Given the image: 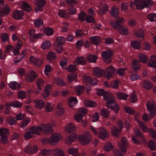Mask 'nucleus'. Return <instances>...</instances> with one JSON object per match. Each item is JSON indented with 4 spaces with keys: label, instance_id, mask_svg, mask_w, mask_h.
<instances>
[{
    "label": "nucleus",
    "instance_id": "1",
    "mask_svg": "<svg viewBox=\"0 0 156 156\" xmlns=\"http://www.w3.org/2000/svg\"><path fill=\"white\" fill-rule=\"evenodd\" d=\"M97 94L100 96H103L105 100L107 101L106 107L109 108L113 110L115 113H117L119 110V106L115 103V98L112 94L105 92L104 89H98L97 91Z\"/></svg>",
    "mask_w": 156,
    "mask_h": 156
},
{
    "label": "nucleus",
    "instance_id": "2",
    "mask_svg": "<svg viewBox=\"0 0 156 156\" xmlns=\"http://www.w3.org/2000/svg\"><path fill=\"white\" fill-rule=\"evenodd\" d=\"M55 126L54 123L52 122L47 124H42L39 126H33L29 129L33 135L34 134L39 135L40 132L47 134L52 131V127Z\"/></svg>",
    "mask_w": 156,
    "mask_h": 156
},
{
    "label": "nucleus",
    "instance_id": "3",
    "mask_svg": "<svg viewBox=\"0 0 156 156\" xmlns=\"http://www.w3.org/2000/svg\"><path fill=\"white\" fill-rule=\"evenodd\" d=\"M82 144L85 145L89 144L92 140V138L89 131H86L79 137Z\"/></svg>",
    "mask_w": 156,
    "mask_h": 156
},
{
    "label": "nucleus",
    "instance_id": "4",
    "mask_svg": "<svg viewBox=\"0 0 156 156\" xmlns=\"http://www.w3.org/2000/svg\"><path fill=\"white\" fill-rule=\"evenodd\" d=\"M118 146L120 150L123 153H126L127 151V148L129 147L128 139L125 137H123L120 142L118 144Z\"/></svg>",
    "mask_w": 156,
    "mask_h": 156
},
{
    "label": "nucleus",
    "instance_id": "5",
    "mask_svg": "<svg viewBox=\"0 0 156 156\" xmlns=\"http://www.w3.org/2000/svg\"><path fill=\"white\" fill-rule=\"evenodd\" d=\"M62 136L59 133H54L49 138V144L55 145L62 139Z\"/></svg>",
    "mask_w": 156,
    "mask_h": 156
},
{
    "label": "nucleus",
    "instance_id": "6",
    "mask_svg": "<svg viewBox=\"0 0 156 156\" xmlns=\"http://www.w3.org/2000/svg\"><path fill=\"white\" fill-rule=\"evenodd\" d=\"M101 55L103 58L104 61L107 63H109L112 61L111 57L112 55V52L110 51H103Z\"/></svg>",
    "mask_w": 156,
    "mask_h": 156
},
{
    "label": "nucleus",
    "instance_id": "7",
    "mask_svg": "<svg viewBox=\"0 0 156 156\" xmlns=\"http://www.w3.org/2000/svg\"><path fill=\"white\" fill-rule=\"evenodd\" d=\"M97 135L99 138L105 140V139L108 137L109 133L105 129L101 127L98 128V132Z\"/></svg>",
    "mask_w": 156,
    "mask_h": 156
},
{
    "label": "nucleus",
    "instance_id": "8",
    "mask_svg": "<svg viewBox=\"0 0 156 156\" xmlns=\"http://www.w3.org/2000/svg\"><path fill=\"white\" fill-rule=\"evenodd\" d=\"M147 107L149 111V113L152 116L155 115V103L153 101H148L147 103Z\"/></svg>",
    "mask_w": 156,
    "mask_h": 156
},
{
    "label": "nucleus",
    "instance_id": "9",
    "mask_svg": "<svg viewBox=\"0 0 156 156\" xmlns=\"http://www.w3.org/2000/svg\"><path fill=\"white\" fill-rule=\"evenodd\" d=\"M125 22V19L122 17L118 18L116 22H113L111 21L110 22V25L114 28L116 29L118 28L119 25L124 23Z\"/></svg>",
    "mask_w": 156,
    "mask_h": 156
},
{
    "label": "nucleus",
    "instance_id": "10",
    "mask_svg": "<svg viewBox=\"0 0 156 156\" xmlns=\"http://www.w3.org/2000/svg\"><path fill=\"white\" fill-rule=\"evenodd\" d=\"M37 77L35 72L34 71H31L25 76L26 81L30 82L33 81L35 80V77Z\"/></svg>",
    "mask_w": 156,
    "mask_h": 156
},
{
    "label": "nucleus",
    "instance_id": "11",
    "mask_svg": "<svg viewBox=\"0 0 156 156\" xmlns=\"http://www.w3.org/2000/svg\"><path fill=\"white\" fill-rule=\"evenodd\" d=\"M83 116L79 113H77L74 115L75 120L78 122H81L84 126H86L87 123V121L86 119L83 120L82 119Z\"/></svg>",
    "mask_w": 156,
    "mask_h": 156
},
{
    "label": "nucleus",
    "instance_id": "12",
    "mask_svg": "<svg viewBox=\"0 0 156 156\" xmlns=\"http://www.w3.org/2000/svg\"><path fill=\"white\" fill-rule=\"evenodd\" d=\"M115 71V69L112 65H110L107 67L105 70V73L106 74L107 79H109L111 78Z\"/></svg>",
    "mask_w": 156,
    "mask_h": 156
},
{
    "label": "nucleus",
    "instance_id": "13",
    "mask_svg": "<svg viewBox=\"0 0 156 156\" xmlns=\"http://www.w3.org/2000/svg\"><path fill=\"white\" fill-rule=\"evenodd\" d=\"M25 151L29 154H32L37 152V147L36 146H30L28 145L25 147Z\"/></svg>",
    "mask_w": 156,
    "mask_h": 156
},
{
    "label": "nucleus",
    "instance_id": "14",
    "mask_svg": "<svg viewBox=\"0 0 156 156\" xmlns=\"http://www.w3.org/2000/svg\"><path fill=\"white\" fill-rule=\"evenodd\" d=\"M76 127L74 124L72 123H69L65 126L64 129L67 133H69L75 130Z\"/></svg>",
    "mask_w": 156,
    "mask_h": 156
},
{
    "label": "nucleus",
    "instance_id": "15",
    "mask_svg": "<svg viewBox=\"0 0 156 156\" xmlns=\"http://www.w3.org/2000/svg\"><path fill=\"white\" fill-rule=\"evenodd\" d=\"M34 105L37 108L41 109L44 108V102L42 99H37L34 101Z\"/></svg>",
    "mask_w": 156,
    "mask_h": 156
},
{
    "label": "nucleus",
    "instance_id": "16",
    "mask_svg": "<svg viewBox=\"0 0 156 156\" xmlns=\"http://www.w3.org/2000/svg\"><path fill=\"white\" fill-rule=\"evenodd\" d=\"M31 63L37 66H40L42 63V61L38 58H36L33 56H31L30 58Z\"/></svg>",
    "mask_w": 156,
    "mask_h": 156
},
{
    "label": "nucleus",
    "instance_id": "17",
    "mask_svg": "<svg viewBox=\"0 0 156 156\" xmlns=\"http://www.w3.org/2000/svg\"><path fill=\"white\" fill-rule=\"evenodd\" d=\"M93 75L97 77H100L103 76L104 73L103 70L101 69L99 67H96L93 69Z\"/></svg>",
    "mask_w": 156,
    "mask_h": 156
},
{
    "label": "nucleus",
    "instance_id": "18",
    "mask_svg": "<svg viewBox=\"0 0 156 156\" xmlns=\"http://www.w3.org/2000/svg\"><path fill=\"white\" fill-rule=\"evenodd\" d=\"M76 139V135L72 134L66 138L65 143L66 144L70 145Z\"/></svg>",
    "mask_w": 156,
    "mask_h": 156
},
{
    "label": "nucleus",
    "instance_id": "19",
    "mask_svg": "<svg viewBox=\"0 0 156 156\" xmlns=\"http://www.w3.org/2000/svg\"><path fill=\"white\" fill-rule=\"evenodd\" d=\"M3 4V7L0 10V17L3 16L5 14H8L10 11L9 8L7 6L5 3Z\"/></svg>",
    "mask_w": 156,
    "mask_h": 156
},
{
    "label": "nucleus",
    "instance_id": "20",
    "mask_svg": "<svg viewBox=\"0 0 156 156\" xmlns=\"http://www.w3.org/2000/svg\"><path fill=\"white\" fill-rule=\"evenodd\" d=\"M100 12L99 13L102 14H105L108 11V8L105 4L101 3L99 6Z\"/></svg>",
    "mask_w": 156,
    "mask_h": 156
},
{
    "label": "nucleus",
    "instance_id": "21",
    "mask_svg": "<svg viewBox=\"0 0 156 156\" xmlns=\"http://www.w3.org/2000/svg\"><path fill=\"white\" fill-rule=\"evenodd\" d=\"M110 12L112 16L117 17L119 14V9L118 8L113 6L111 8Z\"/></svg>",
    "mask_w": 156,
    "mask_h": 156
},
{
    "label": "nucleus",
    "instance_id": "22",
    "mask_svg": "<svg viewBox=\"0 0 156 156\" xmlns=\"http://www.w3.org/2000/svg\"><path fill=\"white\" fill-rule=\"evenodd\" d=\"M86 62V58L83 57H78L76 59V61L74 62V65L77 64L84 65Z\"/></svg>",
    "mask_w": 156,
    "mask_h": 156
},
{
    "label": "nucleus",
    "instance_id": "23",
    "mask_svg": "<svg viewBox=\"0 0 156 156\" xmlns=\"http://www.w3.org/2000/svg\"><path fill=\"white\" fill-rule=\"evenodd\" d=\"M9 87L12 90H18L20 89V86L17 82L15 81L11 82L9 84Z\"/></svg>",
    "mask_w": 156,
    "mask_h": 156
},
{
    "label": "nucleus",
    "instance_id": "24",
    "mask_svg": "<svg viewBox=\"0 0 156 156\" xmlns=\"http://www.w3.org/2000/svg\"><path fill=\"white\" fill-rule=\"evenodd\" d=\"M68 105L69 106L73 108L77 103L78 100L76 98L71 97L68 99Z\"/></svg>",
    "mask_w": 156,
    "mask_h": 156
},
{
    "label": "nucleus",
    "instance_id": "25",
    "mask_svg": "<svg viewBox=\"0 0 156 156\" xmlns=\"http://www.w3.org/2000/svg\"><path fill=\"white\" fill-rule=\"evenodd\" d=\"M121 131V130H120L115 126H113L111 128V134L114 136L119 137V132Z\"/></svg>",
    "mask_w": 156,
    "mask_h": 156
},
{
    "label": "nucleus",
    "instance_id": "26",
    "mask_svg": "<svg viewBox=\"0 0 156 156\" xmlns=\"http://www.w3.org/2000/svg\"><path fill=\"white\" fill-rule=\"evenodd\" d=\"M110 111L107 108H103L100 111L101 116L105 118H108L110 115Z\"/></svg>",
    "mask_w": 156,
    "mask_h": 156
},
{
    "label": "nucleus",
    "instance_id": "27",
    "mask_svg": "<svg viewBox=\"0 0 156 156\" xmlns=\"http://www.w3.org/2000/svg\"><path fill=\"white\" fill-rule=\"evenodd\" d=\"M23 15L22 11L17 10L13 13L12 16L14 19L19 20L22 19Z\"/></svg>",
    "mask_w": 156,
    "mask_h": 156
},
{
    "label": "nucleus",
    "instance_id": "28",
    "mask_svg": "<svg viewBox=\"0 0 156 156\" xmlns=\"http://www.w3.org/2000/svg\"><path fill=\"white\" fill-rule=\"evenodd\" d=\"M134 3L137 9L141 10L144 8V3L140 0H134Z\"/></svg>",
    "mask_w": 156,
    "mask_h": 156
},
{
    "label": "nucleus",
    "instance_id": "29",
    "mask_svg": "<svg viewBox=\"0 0 156 156\" xmlns=\"http://www.w3.org/2000/svg\"><path fill=\"white\" fill-rule=\"evenodd\" d=\"M140 61L137 60H133L132 61V68L135 72L137 71L140 69V66L139 65Z\"/></svg>",
    "mask_w": 156,
    "mask_h": 156
},
{
    "label": "nucleus",
    "instance_id": "30",
    "mask_svg": "<svg viewBox=\"0 0 156 156\" xmlns=\"http://www.w3.org/2000/svg\"><path fill=\"white\" fill-rule=\"evenodd\" d=\"M84 87L83 86L78 85L75 87V92L78 95L82 94L84 91Z\"/></svg>",
    "mask_w": 156,
    "mask_h": 156
},
{
    "label": "nucleus",
    "instance_id": "31",
    "mask_svg": "<svg viewBox=\"0 0 156 156\" xmlns=\"http://www.w3.org/2000/svg\"><path fill=\"white\" fill-rule=\"evenodd\" d=\"M90 41L95 45H98L101 41L100 38L97 36L92 37L90 38Z\"/></svg>",
    "mask_w": 156,
    "mask_h": 156
},
{
    "label": "nucleus",
    "instance_id": "32",
    "mask_svg": "<svg viewBox=\"0 0 156 156\" xmlns=\"http://www.w3.org/2000/svg\"><path fill=\"white\" fill-rule=\"evenodd\" d=\"M10 133V132L6 128H0V136H8Z\"/></svg>",
    "mask_w": 156,
    "mask_h": 156
},
{
    "label": "nucleus",
    "instance_id": "33",
    "mask_svg": "<svg viewBox=\"0 0 156 156\" xmlns=\"http://www.w3.org/2000/svg\"><path fill=\"white\" fill-rule=\"evenodd\" d=\"M51 46V43L48 41H45L42 43L41 48L43 50L49 49Z\"/></svg>",
    "mask_w": 156,
    "mask_h": 156
},
{
    "label": "nucleus",
    "instance_id": "34",
    "mask_svg": "<svg viewBox=\"0 0 156 156\" xmlns=\"http://www.w3.org/2000/svg\"><path fill=\"white\" fill-rule=\"evenodd\" d=\"M85 106L86 107H93L97 106V104L94 101L89 100H85L84 101Z\"/></svg>",
    "mask_w": 156,
    "mask_h": 156
},
{
    "label": "nucleus",
    "instance_id": "35",
    "mask_svg": "<svg viewBox=\"0 0 156 156\" xmlns=\"http://www.w3.org/2000/svg\"><path fill=\"white\" fill-rule=\"evenodd\" d=\"M53 153L55 156H64L63 151L59 149L55 148L53 150Z\"/></svg>",
    "mask_w": 156,
    "mask_h": 156
},
{
    "label": "nucleus",
    "instance_id": "36",
    "mask_svg": "<svg viewBox=\"0 0 156 156\" xmlns=\"http://www.w3.org/2000/svg\"><path fill=\"white\" fill-rule=\"evenodd\" d=\"M66 38L63 37H59L57 38L56 40V45L62 46L64 43Z\"/></svg>",
    "mask_w": 156,
    "mask_h": 156
},
{
    "label": "nucleus",
    "instance_id": "37",
    "mask_svg": "<svg viewBox=\"0 0 156 156\" xmlns=\"http://www.w3.org/2000/svg\"><path fill=\"white\" fill-rule=\"evenodd\" d=\"M58 15L63 18L67 19L69 18V14L66 10H60L58 13Z\"/></svg>",
    "mask_w": 156,
    "mask_h": 156
},
{
    "label": "nucleus",
    "instance_id": "38",
    "mask_svg": "<svg viewBox=\"0 0 156 156\" xmlns=\"http://www.w3.org/2000/svg\"><path fill=\"white\" fill-rule=\"evenodd\" d=\"M21 4L22 8L26 11L29 12L31 10V7L30 5L27 2H22Z\"/></svg>",
    "mask_w": 156,
    "mask_h": 156
},
{
    "label": "nucleus",
    "instance_id": "39",
    "mask_svg": "<svg viewBox=\"0 0 156 156\" xmlns=\"http://www.w3.org/2000/svg\"><path fill=\"white\" fill-rule=\"evenodd\" d=\"M113 148V146L110 142H108L105 144L104 147V150L106 152H109L112 150Z\"/></svg>",
    "mask_w": 156,
    "mask_h": 156
},
{
    "label": "nucleus",
    "instance_id": "40",
    "mask_svg": "<svg viewBox=\"0 0 156 156\" xmlns=\"http://www.w3.org/2000/svg\"><path fill=\"white\" fill-rule=\"evenodd\" d=\"M138 123L140 128L143 132H148L149 128H148L146 124L144 122L141 121L139 122Z\"/></svg>",
    "mask_w": 156,
    "mask_h": 156
},
{
    "label": "nucleus",
    "instance_id": "41",
    "mask_svg": "<svg viewBox=\"0 0 156 156\" xmlns=\"http://www.w3.org/2000/svg\"><path fill=\"white\" fill-rule=\"evenodd\" d=\"M43 31L44 34L48 36L51 35L54 32L53 30L50 27H47L44 28Z\"/></svg>",
    "mask_w": 156,
    "mask_h": 156
},
{
    "label": "nucleus",
    "instance_id": "42",
    "mask_svg": "<svg viewBox=\"0 0 156 156\" xmlns=\"http://www.w3.org/2000/svg\"><path fill=\"white\" fill-rule=\"evenodd\" d=\"M116 96L118 99L126 100L127 99L128 96L123 93L118 92L116 94Z\"/></svg>",
    "mask_w": 156,
    "mask_h": 156
},
{
    "label": "nucleus",
    "instance_id": "43",
    "mask_svg": "<svg viewBox=\"0 0 156 156\" xmlns=\"http://www.w3.org/2000/svg\"><path fill=\"white\" fill-rule=\"evenodd\" d=\"M156 144L155 142L153 140H150L148 143L147 145L150 149L152 151H154L156 149Z\"/></svg>",
    "mask_w": 156,
    "mask_h": 156
},
{
    "label": "nucleus",
    "instance_id": "44",
    "mask_svg": "<svg viewBox=\"0 0 156 156\" xmlns=\"http://www.w3.org/2000/svg\"><path fill=\"white\" fill-rule=\"evenodd\" d=\"M78 149L75 147L69 148L67 150V152L69 154L75 156L76 155L78 152Z\"/></svg>",
    "mask_w": 156,
    "mask_h": 156
},
{
    "label": "nucleus",
    "instance_id": "45",
    "mask_svg": "<svg viewBox=\"0 0 156 156\" xmlns=\"http://www.w3.org/2000/svg\"><path fill=\"white\" fill-rule=\"evenodd\" d=\"M138 58L143 63H146L147 61L148 58L147 56L143 53L139 54Z\"/></svg>",
    "mask_w": 156,
    "mask_h": 156
},
{
    "label": "nucleus",
    "instance_id": "46",
    "mask_svg": "<svg viewBox=\"0 0 156 156\" xmlns=\"http://www.w3.org/2000/svg\"><path fill=\"white\" fill-rule=\"evenodd\" d=\"M1 38L2 41L3 43H5L9 41V35L6 33H3L1 34Z\"/></svg>",
    "mask_w": 156,
    "mask_h": 156
},
{
    "label": "nucleus",
    "instance_id": "47",
    "mask_svg": "<svg viewBox=\"0 0 156 156\" xmlns=\"http://www.w3.org/2000/svg\"><path fill=\"white\" fill-rule=\"evenodd\" d=\"M9 105L12 107L16 108H20L23 105V104L22 103L17 101H15L13 102H10Z\"/></svg>",
    "mask_w": 156,
    "mask_h": 156
},
{
    "label": "nucleus",
    "instance_id": "48",
    "mask_svg": "<svg viewBox=\"0 0 156 156\" xmlns=\"http://www.w3.org/2000/svg\"><path fill=\"white\" fill-rule=\"evenodd\" d=\"M34 24L36 27H40L43 25V22L42 19L38 18L34 21Z\"/></svg>",
    "mask_w": 156,
    "mask_h": 156
},
{
    "label": "nucleus",
    "instance_id": "49",
    "mask_svg": "<svg viewBox=\"0 0 156 156\" xmlns=\"http://www.w3.org/2000/svg\"><path fill=\"white\" fill-rule=\"evenodd\" d=\"M131 45L132 47L135 49L139 50L141 48L140 43L137 41L131 42Z\"/></svg>",
    "mask_w": 156,
    "mask_h": 156
},
{
    "label": "nucleus",
    "instance_id": "50",
    "mask_svg": "<svg viewBox=\"0 0 156 156\" xmlns=\"http://www.w3.org/2000/svg\"><path fill=\"white\" fill-rule=\"evenodd\" d=\"M97 58V56L94 55H90L87 57V60L91 62H95Z\"/></svg>",
    "mask_w": 156,
    "mask_h": 156
},
{
    "label": "nucleus",
    "instance_id": "51",
    "mask_svg": "<svg viewBox=\"0 0 156 156\" xmlns=\"http://www.w3.org/2000/svg\"><path fill=\"white\" fill-rule=\"evenodd\" d=\"M66 69L69 72L73 73L77 70V68L76 66V65H73L71 64L69 65Z\"/></svg>",
    "mask_w": 156,
    "mask_h": 156
},
{
    "label": "nucleus",
    "instance_id": "52",
    "mask_svg": "<svg viewBox=\"0 0 156 156\" xmlns=\"http://www.w3.org/2000/svg\"><path fill=\"white\" fill-rule=\"evenodd\" d=\"M54 105L51 103L47 102L45 105V109L48 112H51L53 108Z\"/></svg>",
    "mask_w": 156,
    "mask_h": 156
},
{
    "label": "nucleus",
    "instance_id": "53",
    "mask_svg": "<svg viewBox=\"0 0 156 156\" xmlns=\"http://www.w3.org/2000/svg\"><path fill=\"white\" fill-rule=\"evenodd\" d=\"M142 86L147 90H149L152 88L153 84L149 81L147 80L145 81L144 82Z\"/></svg>",
    "mask_w": 156,
    "mask_h": 156
},
{
    "label": "nucleus",
    "instance_id": "54",
    "mask_svg": "<svg viewBox=\"0 0 156 156\" xmlns=\"http://www.w3.org/2000/svg\"><path fill=\"white\" fill-rule=\"evenodd\" d=\"M140 76L137 73H133L129 76L130 79L132 81H135L140 79Z\"/></svg>",
    "mask_w": 156,
    "mask_h": 156
},
{
    "label": "nucleus",
    "instance_id": "55",
    "mask_svg": "<svg viewBox=\"0 0 156 156\" xmlns=\"http://www.w3.org/2000/svg\"><path fill=\"white\" fill-rule=\"evenodd\" d=\"M147 18L151 22H156V14L150 13L147 15Z\"/></svg>",
    "mask_w": 156,
    "mask_h": 156
},
{
    "label": "nucleus",
    "instance_id": "56",
    "mask_svg": "<svg viewBox=\"0 0 156 156\" xmlns=\"http://www.w3.org/2000/svg\"><path fill=\"white\" fill-rule=\"evenodd\" d=\"M36 83L38 89L41 90V87L43 86L44 82L42 79H38L36 80Z\"/></svg>",
    "mask_w": 156,
    "mask_h": 156
},
{
    "label": "nucleus",
    "instance_id": "57",
    "mask_svg": "<svg viewBox=\"0 0 156 156\" xmlns=\"http://www.w3.org/2000/svg\"><path fill=\"white\" fill-rule=\"evenodd\" d=\"M125 111L126 113L129 115H133L135 113V110L129 106H125L124 107Z\"/></svg>",
    "mask_w": 156,
    "mask_h": 156
},
{
    "label": "nucleus",
    "instance_id": "58",
    "mask_svg": "<svg viewBox=\"0 0 156 156\" xmlns=\"http://www.w3.org/2000/svg\"><path fill=\"white\" fill-rule=\"evenodd\" d=\"M133 34L139 38H143V39L144 38V36L142 30L140 29L139 31H136L134 32Z\"/></svg>",
    "mask_w": 156,
    "mask_h": 156
},
{
    "label": "nucleus",
    "instance_id": "59",
    "mask_svg": "<svg viewBox=\"0 0 156 156\" xmlns=\"http://www.w3.org/2000/svg\"><path fill=\"white\" fill-rule=\"evenodd\" d=\"M56 57L55 53L52 51L49 52L47 54V58L50 61L54 59Z\"/></svg>",
    "mask_w": 156,
    "mask_h": 156
},
{
    "label": "nucleus",
    "instance_id": "60",
    "mask_svg": "<svg viewBox=\"0 0 156 156\" xmlns=\"http://www.w3.org/2000/svg\"><path fill=\"white\" fill-rule=\"evenodd\" d=\"M84 80L85 82H87L89 84H91V85H96L97 83L95 80H93L89 76L85 77Z\"/></svg>",
    "mask_w": 156,
    "mask_h": 156
},
{
    "label": "nucleus",
    "instance_id": "61",
    "mask_svg": "<svg viewBox=\"0 0 156 156\" xmlns=\"http://www.w3.org/2000/svg\"><path fill=\"white\" fill-rule=\"evenodd\" d=\"M51 151L49 149H44L40 152L41 154L43 156H49L51 154Z\"/></svg>",
    "mask_w": 156,
    "mask_h": 156
},
{
    "label": "nucleus",
    "instance_id": "62",
    "mask_svg": "<svg viewBox=\"0 0 156 156\" xmlns=\"http://www.w3.org/2000/svg\"><path fill=\"white\" fill-rule=\"evenodd\" d=\"M119 32L122 34H128L127 29L125 27L121 26L118 29Z\"/></svg>",
    "mask_w": 156,
    "mask_h": 156
},
{
    "label": "nucleus",
    "instance_id": "63",
    "mask_svg": "<svg viewBox=\"0 0 156 156\" xmlns=\"http://www.w3.org/2000/svg\"><path fill=\"white\" fill-rule=\"evenodd\" d=\"M150 137L153 139H156V131L152 128H149V131Z\"/></svg>",
    "mask_w": 156,
    "mask_h": 156
},
{
    "label": "nucleus",
    "instance_id": "64",
    "mask_svg": "<svg viewBox=\"0 0 156 156\" xmlns=\"http://www.w3.org/2000/svg\"><path fill=\"white\" fill-rule=\"evenodd\" d=\"M51 68V67L50 65H47L46 66L44 72L46 75L48 76L50 75Z\"/></svg>",
    "mask_w": 156,
    "mask_h": 156
}]
</instances>
